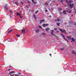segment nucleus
Returning <instances> with one entry per match:
<instances>
[{"label": "nucleus", "instance_id": "obj_1", "mask_svg": "<svg viewBox=\"0 0 76 76\" xmlns=\"http://www.w3.org/2000/svg\"><path fill=\"white\" fill-rule=\"evenodd\" d=\"M71 3H67L68 4V5H69V6L70 7H75L74 6H73V5H74V4H70Z\"/></svg>", "mask_w": 76, "mask_h": 76}, {"label": "nucleus", "instance_id": "obj_2", "mask_svg": "<svg viewBox=\"0 0 76 76\" xmlns=\"http://www.w3.org/2000/svg\"><path fill=\"white\" fill-rule=\"evenodd\" d=\"M60 31L62 33H63V32H64L65 34H66V31H65V30H61V29H60Z\"/></svg>", "mask_w": 76, "mask_h": 76}, {"label": "nucleus", "instance_id": "obj_3", "mask_svg": "<svg viewBox=\"0 0 76 76\" xmlns=\"http://www.w3.org/2000/svg\"><path fill=\"white\" fill-rule=\"evenodd\" d=\"M50 32L51 35H54V34H53V33L54 32V31L53 30H50Z\"/></svg>", "mask_w": 76, "mask_h": 76}, {"label": "nucleus", "instance_id": "obj_4", "mask_svg": "<svg viewBox=\"0 0 76 76\" xmlns=\"http://www.w3.org/2000/svg\"><path fill=\"white\" fill-rule=\"evenodd\" d=\"M65 0L66 1L67 3H72V2H73V1H71V0H70L68 1H67V0Z\"/></svg>", "mask_w": 76, "mask_h": 76}, {"label": "nucleus", "instance_id": "obj_5", "mask_svg": "<svg viewBox=\"0 0 76 76\" xmlns=\"http://www.w3.org/2000/svg\"><path fill=\"white\" fill-rule=\"evenodd\" d=\"M31 1L34 4H37V2H35L34 1V0H31Z\"/></svg>", "mask_w": 76, "mask_h": 76}, {"label": "nucleus", "instance_id": "obj_6", "mask_svg": "<svg viewBox=\"0 0 76 76\" xmlns=\"http://www.w3.org/2000/svg\"><path fill=\"white\" fill-rule=\"evenodd\" d=\"M31 1L34 4H37V2H35L34 1V0H31Z\"/></svg>", "mask_w": 76, "mask_h": 76}, {"label": "nucleus", "instance_id": "obj_7", "mask_svg": "<svg viewBox=\"0 0 76 76\" xmlns=\"http://www.w3.org/2000/svg\"><path fill=\"white\" fill-rule=\"evenodd\" d=\"M44 21H45V20H42L40 22V24H41V23H42V22H44Z\"/></svg>", "mask_w": 76, "mask_h": 76}, {"label": "nucleus", "instance_id": "obj_8", "mask_svg": "<svg viewBox=\"0 0 76 76\" xmlns=\"http://www.w3.org/2000/svg\"><path fill=\"white\" fill-rule=\"evenodd\" d=\"M61 36H62V37H63L64 38V39H65V40H66V39H65V37H64V35H63V34H61Z\"/></svg>", "mask_w": 76, "mask_h": 76}, {"label": "nucleus", "instance_id": "obj_9", "mask_svg": "<svg viewBox=\"0 0 76 76\" xmlns=\"http://www.w3.org/2000/svg\"><path fill=\"white\" fill-rule=\"evenodd\" d=\"M35 31L36 33H37V32H38L39 31V29H37V30H36Z\"/></svg>", "mask_w": 76, "mask_h": 76}, {"label": "nucleus", "instance_id": "obj_10", "mask_svg": "<svg viewBox=\"0 0 76 76\" xmlns=\"http://www.w3.org/2000/svg\"><path fill=\"white\" fill-rule=\"evenodd\" d=\"M12 31H13V29H11L8 32V33L10 34V32H12Z\"/></svg>", "mask_w": 76, "mask_h": 76}, {"label": "nucleus", "instance_id": "obj_11", "mask_svg": "<svg viewBox=\"0 0 76 76\" xmlns=\"http://www.w3.org/2000/svg\"><path fill=\"white\" fill-rule=\"evenodd\" d=\"M60 19H59L58 18H57V20H55L56 22H59V21H60Z\"/></svg>", "mask_w": 76, "mask_h": 76}, {"label": "nucleus", "instance_id": "obj_12", "mask_svg": "<svg viewBox=\"0 0 76 76\" xmlns=\"http://www.w3.org/2000/svg\"><path fill=\"white\" fill-rule=\"evenodd\" d=\"M45 31H49V30H50V28H47L45 29Z\"/></svg>", "mask_w": 76, "mask_h": 76}, {"label": "nucleus", "instance_id": "obj_13", "mask_svg": "<svg viewBox=\"0 0 76 76\" xmlns=\"http://www.w3.org/2000/svg\"><path fill=\"white\" fill-rule=\"evenodd\" d=\"M7 5L6 4L5 6L4 7L5 8L6 10H7Z\"/></svg>", "mask_w": 76, "mask_h": 76}, {"label": "nucleus", "instance_id": "obj_14", "mask_svg": "<svg viewBox=\"0 0 76 76\" xmlns=\"http://www.w3.org/2000/svg\"><path fill=\"white\" fill-rule=\"evenodd\" d=\"M21 32L22 33H23H23H24V32H25V29H23L21 31Z\"/></svg>", "mask_w": 76, "mask_h": 76}, {"label": "nucleus", "instance_id": "obj_15", "mask_svg": "<svg viewBox=\"0 0 76 76\" xmlns=\"http://www.w3.org/2000/svg\"><path fill=\"white\" fill-rule=\"evenodd\" d=\"M44 5L45 6H48V2H47V3H45V4Z\"/></svg>", "mask_w": 76, "mask_h": 76}, {"label": "nucleus", "instance_id": "obj_16", "mask_svg": "<svg viewBox=\"0 0 76 76\" xmlns=\"http://www.w3.org/2000/svg\"><path fill=\"white\" fill-rule=\"evenodd\" d=\"M67 38H68V39L69 40V39H71V37H69V36H67Z\"/></svg>", "mask_w": 76, "mask_h": 76}, {"label": "nucleus", "instance_id": "obj_17", "mask_svg": "<svg viewBox=\"0 0 76 76\" xmlns=\"http://www.w3.org/2000/svg\"><path fill=\"white\" fill-rule=\"evenodd\" d=\"M63 13L64 15H66V13L65 12H66V11L64 10L63 11Z\"/></svg>", "mask_w": 76, "mask_h": 76}, {"label": "nucleus", "instance_id": "obj_18", "mask_svg": "<svg viewBox=\"0 0 76 76\" xmlns=\"http://www.w3.org/2000/svg\"><path fill=\"white\" fill-rule=\"evenodd\" d=\"M15 73V72L13 71H12L11 72H10L9 74L10 75V73Z\"/></svg>", "mask_w": 76, "mask_h": 76}, {"label": "nucleus", "instance_id": "obj_19", "mask_svg": "<svg viewBox=\"0 0 76 76\" xmlns=\"http://www.w3.org/2000/svg\"><path fill=\"white\" fill-rule=\"evenodd\" d=\"M71 39L72 40V41H73V42H75V39H74V38H72Z\"/></svg>", "mask_w": 76, "mask_h": 76}, {"label": "nucleus", "instance_id": "obj_20", "mask_svg": "<svg viewBox=\"0 0 76 76\" xmlns=\"http://www.w3.org/2000/svg\"><path fill=\"white\" fill-rule=\"evenodd\" d=\"M10 13H13V11H12V10H10Z\"/></svg>", "mask_w": 76, "mask_h": 76}, {"label": "nucleus", "instance_id": "obj_21", "mask_svg": "<svg viewBox=\"0 0 76 76\" xmlns=\"http://www.w3.org/2000/svg\"><path fill=\"white\" fill-rule=\"evenodd\" d=\"M60 23H57V24H56V25H57L58 26H60Z\"/></svg>", "mask_w": 76, "mask_h": 76}, {"label": "nucleus", "instance_id": "obj_22", "mask_svg": "<svg viewBox=\"0 0 76 76\" xmlns=\"http://www.w3.org/2000/svg\"><path fill=\"white\" fill-rule=\"evenodd\" d=\"M58 10H59V11H60V10H62V9L61 8H59L58 9Z\"/></svg>", "mask_w": 76, "mask_h": 76}, {"label": "nucleus", "instance_id": "obj_23", "mask_svg": "<svg viewBox=\"0 0 76 76\" xmlns=\"http://www.w3.org/2000/svg\"><path fill=\"white\" fill-rule=\"evenodd\" d=\"M16 36H17V37H20V35H19L18 34H17L16 35Z\"/></svg>", "mask_w": 76, "mask_h": 76}, {"label": "nucleus", "instance_id": "obj_24", "mask_svg": "<svg viewBox=\"0 0 76 76\" xmlns=\"http://www.w3.org/2000/svg\"><path fill=\"white\" fill-rule=\"evenodd\" d=\"M72 53H73V54H76V53L75 52V51H73Z\"/></svg>", "mask_w": 76, "mask_h": 76}, {"label": "nucleus", "instance_id": "obj_25", "mask_svg": "<svg viewBox=\"0 0 76 76\" xmlns=\"http://www.w3.org/2000/svg\"><path fill=\"white\" fill-rule=\"evenodd\" d=\"M33 16H34V18H35V19H36V17L35 16V15H34Z\"/></svg>", "mask_w": 76, "mask_h": 76}, {"label": "nucleus", "instance_id": "obj_26", "mask_svg": "<svg viewBox=\"0 0 76 76\" xmlns=\"http://www.w3.org/2000/svg\"><path fill=\"white\" fill-rule=\"evenodd\" d=\"M15 4H16V5H18V2H15Z\"/></svg>", "mask_w": 76, "mask_h": 76}, {"label": "nucleus", "instance_id": "obj_27", "mask_svg": "<svg viewBox=\"0 0 76 76\" xmlns=\"http://www.w3.org/2000/svg\"><path fill=\"white\" fill-rule=\"evenodd\" d=\"M45 26H46L45 24H44L43 25V27H45Z\"/></svg>", "mask_w": 76, "mask_h": 76}, {"label": "nucleus", "instance_id": "obj_28", "mask_svg": "<svg viewBox=\"0 0 76 76\" xmlns=\"http://www.w3.org/2000/svg\"><path fill=\"white\" fill-rule=\"evenodd\" d=\"M39 28H42V27L40 26H39Z\"/></svg>", "mask_w": 76, "mask_h": 76}, {"label": "nucleus", "instance_id": "obj_29", "mask_svg": "<svg viewBox=\"0 0 76 76\" xmlns=\"http://www.w3.org/2000/svg\"><path fill=\"white\" fill-rule=\"evenodd\" d=\"M38 10H37L36 12H35V13H38Z\"/></svg>", "mask_w": 76, "mask_h": 76}, {"label": "nucleus", "instance_id": "obj_30", "mask_svg": "<svg viewBox=\"0 0 76 76\" xmlns=\"http://www.w3.org/2000/svg\"><path fill=\"white\" fill-rule=\"evenodd\" d=\"M17 16H19V15H20V14H19V13H17Z\"/></svg>", "mask_w": 76, "mask_h": 76}, {"label": "nucleus", "instance_id": "obj_31", "mask_svg": "<svg viewBox=\"0 0 76 76\" xmlns=\"http://www.w3.org/2000/svg\"><path fill=\"white\" fill-rule=\"evenodd\" d=\"M42 35H45V33H43L42 34Z\"/></svg>", "mask_w": 76, "mask_h": 76}, {"label": "nucleus", "instance_id": "obj_32", "mask_svg": "<svg viewBox=\"0 0 76 76\" xmlns=\"http://www.w3.org/2000/svg\"><path fill=\"white\" fill-rule=\"evenodd\" d=\"M60 2L63 3V0H61Z\"/></svg>", "mask_w": 76, "mask_h": 76}, {"label": "nucleus", "instance_id": "obj_33", "mask_svg": "<svg viewBox=\"0 0 76 76\" xmlns=\"http://www.w3.org/2000/svg\"><path fill=\"white\" fill-rule=\"evenodd\" d=\"M71 12H72V11L71 10H70L68 12V13H70Z\"/></svg>", "mask_w": 76, "mask_h": 76}, {"label": "nucleus", "instance_id": "obj_34", "mask_svg": "<svg viewBox=\"0 0 76 76\" xmlns=\"http://www.w3.org/2000/svg\"><path fill=\"white\" fill-rule=\"evenodd\" d=\"M21 3L22 4H23V2H22V1H21Z\"/></svg>", "mask_w": 76, "mask_h": 76}, {"label": "nucleus", "instance_id": "obj_35", "mask_svg": "<svg viewBox=\"0 0 76 76\" xmlns=\"http://www.w3.org/2000/svg\"><path fill=\"white\" fill-rule=\"evenodd\" d=\"M45 12H48V10H45Z\"/></svg>", "mask_w": 76, "mask_h": 76}, {"label": "nucleus", "instance_id": "obj_36", "mask_svg": "<svg viewBox=\"0 0 76 76\" xmlns=\"http://www.w3.org/2000/svg\"><path fill=\"white\" fill-rule=\"evenodd\" d=\"M64 50V48H63L61 49V50Z\"/></svg>", "mask_w": 76, "mask_h": 76}, {"label": "nucleus", "instance_id": "obj_37", "mask_svg": "<svg viewBox=\"0 0 76 76\" xmlns=\"http://www.w3.org/2000/svg\"><path fill=\"white\" fill-rule=\"evenodd\" d=\"M15 76H19V75H17L16 74H15Z\"/></svg>", "mask_w": 76, "mask_h": 76}, {"label": "nucleus", "instance_id": "obj_38", "mask_svg": "<svg viewBox=\"0 0 76 76\" xmlns=\"http://www.w3.org/2000/svg\"><path fill=\"white\" fill-rule=\"evenodd\" d=\"M48 24H46V26H48Z\"/></svg>", "mask_w": 76, "mask_h": 76}, {"label": "nucleus", "instance_id": "obj_39", "mask_svg": "<svg viewBox=\"0 0 76 76\" xmlns=\"http://www.w3.org/2000/svg\"><path fill=\"white\" fill-rule=\"evenodd\" d=\"M20 18L21 19H22V17H21V16H20Z\"/></svg>", "mask_w": 76, "mask_h": 76}, {"label": "nucleus", "instance_id": "obj_40", "mask_svg": "<svg viewBox=\"0 0 76 76\" xmlns=\"http://www.w3.org/2000/svg\"><path fill=\"white\" fill-rule=\"evenodd\" d=\"M49 55L51 57V53Z\"/></svg>", "mask_w": 76, "mask_h": 76}, {"label": "nucleus", "instance_id": "obj_41", "mask_svg": "<svg viewBox=\"0 0 76 76\" xmlns=\"http://www.w3.org/2000/svg\"><path fill=\"white\" fill-rule=\"evenodd\" d=\"M54 30H57V28H54Z\"/></svg>", "mask_w": 76, "mask_h": 76}, {"label": "nucleus", "instance_id": "obj_42", "mask_svg": "<svg viewBox=\"0 0 76 76\" xmlns=\"http://www.w3.org/2000/svg\"><path fill=\"white\" fill-rule=\"evenodd\" d=\"M74 25H75V26H76V23H75Z\"/></svg>", "mask_w": 76, "mask_h": 76}, {"label": "nucleus", "instance_id": "obj_43", "mask_svg": "<svg viewBox=\"0 0 76 76\" xmlns=\"http://www.w3.org/2000/svg\"><path fill=\"white\" fill-rule=\"evenodd\" d=\"M58 38H57V39H58L59 37H57Z\"/></svg>", "mask_w": 76, "mask_h": 76}, {"label": "nucleus", "instance_id": "obj_44", "mask_svg": "<svg viewBox=\"0 0 76 76\" xmlns=\"http://www.w3.org/2000/svg\"><path fill=\"white\" fill-rule=\"evenodd\" d=\"M10 76H14V75H11L10 74Z\"/></svg>", "mask_w": 76, "mask_h": 76}, {"label": "nucleus", "instance_id": "obj_45", "mask_svg": "<svg viewBox=\"0 0 76 76\" xmlns=\"http://www.w3.org/2000/svg\"><path fill=\"white\" fill-rule=\"evenodd\" d=\"M28 3H30V1H28Z\"/></svg>", "mask_w": 76, "mask_h": 76}, {"label": "nucleus", "instance_id": "obj_46", "mask_svg": "<svg viewBox=\"0 0 76 76\" xmlns=\"http://www.w3.org/2000/svg\"><path fill=\"white\" fill-rule=\"evenodd\" d=\"M11 70L10 69H8V70Z\"/></svg>", "mask_w": 76, "mask_h": 76}, {"label": "nucleus", "instance_id": "obj_47", "mask_svg": "<svg viewBox=\"0 0 76 76\" xmlns=\"http://www.w3.org/2000/svg\"><path fill=\"white\" fill-rule=\"evenodd\" d=\"M54 37H57V36H56L55 35H54Z\"/></svg>", "mask_w": 76, "mask_h": 76}, {"label": "nucleus", "instance_id": "obj_48", "mask_svg": "<svg viewBox=\"0 0 76 76\" xmlns=\"http://www.w3.org/2000/svg\"><path fill=\"white\" fill-rule=\"evenodd\" d=\"M49 17H51V15H49Z\"/></svg>", "mask_w": 76, "mask_h": 76}, {"label": "nucleus", "instance_id": "obj_49", "mask_svg": "<svg viewBox=\"0 0 76 76\" xmlns=\"http://www.w3.org/2000/svg\"><path fill=\"white\" fill-rule=\"evenodd\" d=\"M49 0V1H51V0Z\"/></svg>", "mask_w": 76, "mask_h": 76}, {"label": "nucleus", "instance_id": "obj_50", "mask_svg": "<svg viewBox=\"0 0 76 76\" xmlns=\"http://www.w3.org/2000/svg\"><path fill=\"white\" fill-rule=\"evenodd\" d=\"M52 10H53V8H52Z\"/></svg>", "mask_w": 76, "mask_h": 76}, {"label": "nucleus", "instance_id": "obj_51", "mask_svg": "<svg viewBox=\"0 0 76 76\" xmlns=\"http://www.w3.org/2000/svg\"><path fill=\"white\" fill-rule=\"evenodd\" d=\"M61 13H61V12H60V14H61Z\"/></svg>", "mask_w": 76, "mask_h": 76}, {"label": "nucleus", "instance_id": "obj_52", "mask_svg": "<svg viewBox=\"0 0 76 76\" xmlns=\"http://www.w3.org/2000/svg\"><path fill=\"white\" fill-rule=\"evenodd\" d=\"M19 75H21L20 73H19Z\"/></svg>", "mask_w": 76, "mask_h": 76}, {"label": "nucleus", "instance_id": "obj_53", "mask_svg": "<svg viewBox=\"0 0 76 76\" xmlns=\"http://www.w3.org/2000/svg\"><path fill=\"white\" fill-rule=\"evenodd\" d=\"M56 32H58V31H57Z\"/></svg>", "mask_w": 76, "mask_h": 76}, {"label": "nucleus", "instance_id": "obj_54", "mask_svg": "<svg viewBox=\"0 0 76 76\" xmlns=\"http://www.w3.org/2000/svg\"><path fill=\"white\" fill-rule=\"evenodd\" d=\"M12 15V14H10V15Z\"/></svg>", "mask_w": 76, "mask_h": 76}, {"label": "nucleus", "instance_id": "obj_55", "mask_svg": "<svg viewBox=\"0 0 76 76\" xmlns=\"http://www.w3.org/2000/svg\"><path fill=\"white\" fill-rule=\"evenodd\" d=\"M70 23H71V21H70Z\"/></svg>", "mask_w": 76, "mask_h": 76}, {"label": "nucleus", "instance_id": "obj_56", "mask_svg": "<svg viewBox=\"0 0 76 76\" xmlns=\"http://www.w3.org/2000/svg\"><path fill=\"white\" fill-rule=\"evenodd\" d=\"M21 14V12H20V14Z\"/></svg>", "mask_w": 76, "mask_h": 76}, {"label": "nucleus", "instance_id": "obj_57", "mask_svg": "<svg viewBox=\"0 0 76 76\" xmlns=\"http://www.w3.org/2000/svg\"><path fill=\"white\" fill-rule=\"evenodd\" d=\"M72 42H73V41H72Z\"/></svg>", "mask_w": 76, "mask_h": 76}, {"label": "nucleus", "instance_id": "obj_58", "mask_svg": "<svg viewBox=\"0 0 76 76\" xmlns=\"http://www.w3.org/2000/svg\"><path fill=\"white\" fill-rule=\"evenodd\" d=\"M12 17H10V18H11Z\"/></svg>", "mask_w": 76, "mask_h": 76}, {"label": "nucleus", "instance_id": "obj_59", "mask_svg": "<svg viewBox=\"0 0 76 76\" xmlns=\"http://www.w3.org/2000/svg\"><path fill=\"white\" fill-rule=\"evenodd\" d=\"M74 10H75V8L74 9Z\"/></svg>", "mask_w": 76, "mask_h": 76}, {"label": "nucleus", "instance_id": "obj_60", "mask_svg": "<svg viewBox=\"0 0 76 76\" xmlns=\"http://www.w3.org/2000/svg\"><path fill=\"white\" fill-rule=\"evenodd\" d=\"M66 12H67V11H66Z\"/></svg>", "mask_w": 76, "mask_h": 76}, {"label": "nucleus", "instance_id": "obj_61", "mask_svg": "<svg viewBox=\"0 0 76 76\" xmlns=\"http://www.w3.org/2000/svg\"><path fill=\"white\" fill-rule=\"evenodd\" d=\"M76 35V34H75Z\"/></svg>", "mask_w": 76, "mask_h": 76}]
</instances>
